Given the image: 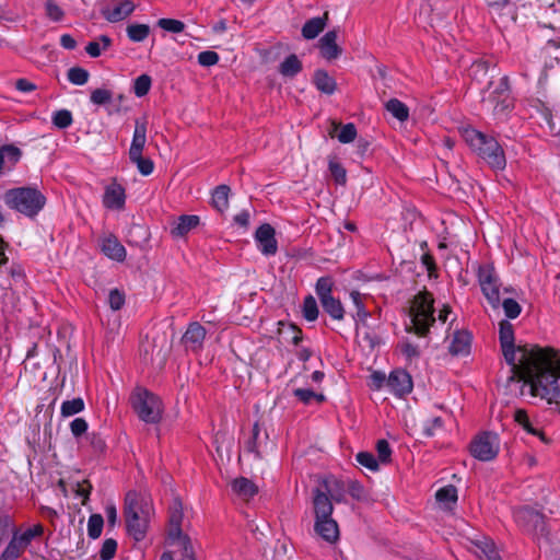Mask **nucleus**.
Returning <instances> with one entry per match:
<instances>
[{"label":"nucleus","mask_w":560,"mask_h":560,"mask_svg":"<svg viewBox=\"0 0 560 560\" xmlns=\"http://www.w3.org/2000/svg\"><path fill=\"white\" fill-rule=\"evenodd\" d=\"M135 8L136 7L132 1L125 0L116 3L112 8H107L103 11V14L107 21L116 23L129 16L133 12Z\"/></svg>","instance_id":"nucleus-23"},{"label":"nucleus","mask_w":560,"mask_h":560,"mask_svg":"<svg viewBox=\"0 0 560 560\" xmlns=\"http://www.w3.org/2000/svg\"><path fill=\"white\" fill-rule=\"evenodd\" d=\"M315 533L329 544H334L339 538V527L332 516L326 518H316L314 523Z\"/></svg>","instance_id":"nucleus-19"},{"label":"nucleus","mask_w":560,"mask_h":560,"mask_svg":"<svg viewBox=\"0 0 560 560\" xmlns=\"http://www.w3.org/2000/svg\"><path fill=\"white\" fill-rule=\"evenodd\" d=\"M476 276L480 285L481 292L487 299L488 303L498 308L501 304L500 300V278L492 264H481L477 266Z\"/></svg>","instance_id":"nucleus-8"},{"label":"nucleus","mask_w":560,"mask_h":560,"mask_svg":"<svg viewBox=\"0 0 560 560\" xmlns=\"http://www.w3.org/2000/svg\"><path fill=\"white\" fill-rule=\"evenodd\" d=\"M205 338L206 329L199 323L194 322L189 324L182 340L187 349L198 351L202 348Z\"/></svg>","instance_id":"nucleus-20"},{"label":"nucleus","mask_w":560,"mask_h":560,"mask_svg":"<svg viewBox=\"0 0 560 560\" xmlns=\"http://www.w3.org/2000/svg\"><path fill=\"white\" fill-rule=\"evenodd\" d=\"M434 299L428 291H421L410 302L409 317L410 325L407 331L423 337L429 332L431 325L435 322Z\"/></svg>","instance_id":"nucleus-5"},{"label":"nucleus","mask_w":560,"mask_h":560,"mask_svg":"<svg viewBox=\"0 0 560 560\" xmlns=\"http://www.w3.org/2000/svg\"><path fill=\"white\" fill-rule=\"evenodd\" d=\"M323 310L335 320H342L345 317V308L340 300L334 296L320 301Z\"/></svg>","instance_id":"nucleus-34"},{"label":"nucleus","mask_w":560,"mask_h":560,"mask_svg":"<svg viewBox=\"0 0 560 560\" xmlns=\"http://www.w3.org/2000/svg\"><path fill=\"white\" fill-rule=\"evenodd\" d=\"M267 440L268 435L266 434L261 438L259 424L255 423L252 431V438L246 443V450L249 453H253L256 458H261L266 451Z\"/></svg>","instance_id":"nucleus-27"},{"label":"nucleus","mask_w":560,"mask_h":560,"mask_svg":"<svg viewBox=\"0 0 560 560\" xmlns=\"http://www.w3.org/2000/svg\"><path fill=\"white\" fill-rule=\"evenodd\" d=\"M126 201L125 189L120 184L112 183L105 188L103 205L108 209H122Z\"/></svg>","instance_id":"nucleus-21"},{"label":"nucleus","mask_w":560,"mask_h":560,"mask_svg":"<svg viewBox=\"0 0 560 560\" xmlns=\"http://www.w3.org/2000/svg\"><path fill=\"white\" fill-rule=\"evenodd\" d=\"M3 201L10 209L33 219L44 209L46 197L37 188L25 186L8 189Z\"/></svg>","instance_id":"nucleus-4"},{"label":"nucleus","mask_w":560,"mask_h":560,"mask_svg":"<svg viewBox=\"0 0 560 560\" xmlns=\"http://www.w3.org/2000/svg\"><path fill=\"white\" fill-rule=\"evenodd\" d=\"M355 459L361 466H363L372 471H375L378 469V460L375 458V456L372 453L360 452L357 454Z\"/></svg>","instance_id":"nucleus-50"},{"label":"nucleus","mask_w":560,"mask_h":560,"mask_svg":"<svg viewBox=\"0 0 560 560\" xmlns=\"http://www.w3.org/2000/svg\"><path fill=\"white\" fill-rule=\"evenodd\" d=\"M275 229L268 224H261L255 232V241L260 253L265 256H273L278 250V242L275 237Z\"/></svg>","instance_id":"nucleus-12"},{"label":"nucleus","mask_w":560,"mask_h":560,"mask_svg":"<svg viewBox=\"0 0 560 560\" xmlns=\"http://www.w3.org/2000/svg\"><path fill=\"white\" fill-rule=\"evenodd\" d=\"M334 282L330 277H320L315 287L316 294L319 299V301H323L325 299L331 298V291H332Z\"/></svg>","instance_id":"nucleus-41"},{"label":"nucleus","mask_w":560,"mask_h":560,"mask_svg":"<svg viewBox=\"0 0 560 560\" xmlns=\"http://www.w3.org/2000/svg\"><path fill=\"white\" fill-rule=\"evenodd\" d=\"M230 191L231 189L228 185H219L212 192L211 205L220 213H223L229 208Z\"/></svg>","instance_id":"nucleus-32"},{"label":"nucleus","mask_w":560,"mask_h":560,"mask_svg":"<svg viewBox=\"0 0 560 560\" xmlns=\"http://www.w3.org/2000/svg\"><path fill=\"white\" fill-rule=\"evenodd\" d=\"M322 488L332 502H346L347 482L335 477H328L318 486Z\"/></svg>","instance_id":"nucleus-18"},{"label":"nucleus","mask_w":560,"mask_h":560,"mask_svg":"<svg viewBox=\"0 0 560 560\" xmlns=\"http://www.w3.org/2000/svg\"><path fill=\"white\" fill-rule=\"evenodd\" d=\"M385 107L399 121H406L409 117L408 107L397 98L389 100Z\"/></svg>","instance_id":"nucleus-35"},{"label":"nucleus","mask_w":560,"mask_h":560,"mask_svg":"<svg viewBox=\"0 0 560 560\" xmlns=\"http://www.w3.org/2000/svg\"><path fill=\"white\" fill-rule=\"evenodd\" d=\"M147 142V121L137 119L135 122V131L129 149V156L142 154Z\"/></svg>","instance_id":"nucleus-25"},{"label":"nucleus","mask_w":560,"mask_h":560,"mask_svg":"<svg viewBox=\"0 0 560 560\" xmlns=\"http://www.w3.org/2000/svg\"><path fill=\"white\" fill-rule=\"evenodd\" d=\"M150 33V27L147 24H130L127 27V35L130 40L139 43L144 40Z\"/></svg>","instance_id":"nucleus-37"},{"label":"nucleus","mask_w":560,"mask_h":560,"mask_svg":"<svg viewBox=\"0 0 560 560\" xmlns=\"http://www.w3.org/2000/svg\"><path fill=\"white\" fill-rule=\"evenodd\" d=\"M184 513H183V504L178 498L173 500L172 505L170 506V529H168V539L171 544H175V541H179L180 538H188L182 533V522H183Z\"/></svg>","instance_id":"nucleus-13"},{"label":"nucleus","mask_w":560,"mask_h":560,"mask_svg":"<svg viewBox=\"0 0 560 560\" xmlns=\"http://www.w3.org/2000/svg\"><path fill=\"white\" fill-rule=\"evenodd\" d=\"M108 304L113 311H119L125 304V294L118 289H113L108 294Z\"/></svg>","instance_id":"nucleus-60"},{"label":"nucleus","mask_w":560,"mask_h":560,"mask_svg":"<svg viewBox=\"0 0 560 560\" xmlns=\"http://www.w3.org/2000/svg\"><path fill=\"white\" fill-rule=\"evenodd\" d=\"M45 11L47 16L55 22L61 21L63 18L62 9L54 0L45 2Z\"/></svg>","instance_id":"nucleus-57"},{"label":"nucleus","mask_w":560,"mask_h":560,"mask_svg":"<svg viewBox=\"0 0 560 560\" xmlns=\"http://www.w3.org/2000/svg\"><path fill=\"white\" fill-rule=\"evenodd\" d=\"M435 498L441 503L454 504L457 501V489L454 486L443 487L436 491Z\"/></svg>","instance_id":"nucleus-48"},{"label":"nucleus","mask_w":560,"mask_h":560,"mask_svg":"<svg viewBox=\"0 0 560 560\" xmlns=\"http://www.w3.org/2000/svg\"><path fill=\"white\" fill-rule=\"evenodd\" d=\"M104 525V520L101 514H92L88 521V535L92 539L101 536Z\"/></svg>","instance_id":"nucleus-44"},{"label":"nucleus","mask_w":560,"mask_h":560,"mask_svg":"<svg viewBox=\"0 0 560 560\" xmlns=\"http://www.w3.org/2000/svg\"><path fill=\"white\" fill-rule=\"evenodd\" d=\"M347 493H349L357 501L366 500V493L363 486L354 480L347 481Z\"/></svg>","instance_id":"nucleus-52"},{"label":"nucleus","mask_w":560,"mask_h":560,"mask_svg":"<svg viewBox=\"0 0 560 560\" xmlns=\"http://www.w3.org/2000/svg\"><path fill=\"white\" fill-rule=\"evenodd\" d=\"M175 544H177L182 549V552H183L182 560H195L194 549H192L189 538H180V540L175 541Z\"/></svg>","instance_id":"nucleus-63"},{"label":"nucleus","mask_w":560,"mask_h":560,"mask_svg":"<svg viewBox=\"0 0 560 560\" xmlns=\"http://www.w3.org/2000/svg\"><path fill=\"white\" fill-rule=\"evenodd\" d=\"M545 68L547 70L560 68V44L549 40L542 49Z\"/></svg>","instance_id":"nucleus-30"},{"label":"nucleus","mask_w":560,"mask_h":560,"mask_svg":"<svg viewBox=\"0 0 560 560\" xmlns=\"http://www.w3.org/2000/svg\"><path fill=\"white\" fill-rule=\"evenodd\" d=\"M70 430L74 438H80L88 430V422L83 418H75L70 423Z\"/></svg>","instance_id":"nucleus-61"},{"label":"nucleus","mask_w":560,"mask_h":560,"mask_svg":"<svg viewBox=\"0 0 560 560\" xmlns=\"http://www.w3.org/2000/svg\"><path fill=\"white\" fill-rule=\"evenodd\" d=\"M100 245L101 250L108 258L116 261H124L126 259V248L115 235L108 234L103 236L100 240Z\"/></svg>","instance_id":"nucleus-17"},{"label":"nucleus","mask_w":560,"mask_h":560,"mask_svg":"<svg viewBox=\"0 0 560 560\" xmlns=\"http://www.w3.org/2000/svg\"><path fill=\"white\" fill-rule=\"evenodd\" d=\"M114 93L105 88L95 89L91 92L90 101L94 105L104 106L112 102Z\"/></svg>","instance_id":"nucleus-40"},{"label":"nucleus","mask_w":560,"mask_h":560,"mask_svg":"<svg viewBox=\"0 0 560 560\" xmlns=\"http://www.w3.org/2000/svg\"><path fill=\"white\" fill-rule=\"evenodd\" d=\"M312 502L315 520L332 516V501L322 488L317 487L313 490Z\"/></svg>","instance_id":"nucleus-16"},{"label":"nucleus","mask_w":560,"mask_h":560,"mask_svg":"<svg viewBox=\"0 0 560 560\" xmlns=\"http://www.w3.org/2000/svg\"><path fill=\"white\" fill-rule=\"evenodd\" d=\"M110 45L109 37L103 35L98 39L90 42L85 46V51L91 57H98L103 50H106Z\"/></svg>","instance_id":"nucleus-38"},{"label":"nucleus","mask_w":560,"mask_h":560,"mask_svg":"<svg viewBox=\"0 0 560 560\" xmlns=\"http://www.w3.org/2000/svg\"><path fill=\"white\" fill-rule=\"evenodd\" d=\"M514 518L517 525L526 533L537 536H545L547 533L544 515L530 508L517 509L514 512Z\"/></svg>","instance_id":"nucleus-11"},{"label":"nucleus","mask_w":560,"mask_h":560,"mask_svg":"<svg viewBox=\"0 0 560 560\" xmlns=\"http://www.w3.org/2000/svg\"><path fill=\"white\" fill-rule=\"evenodd\" d=\"M499 450V438L495 433L491 432H483L477 435L470 443L471 455L481 462H489L495 458Z\"/></svg>","instance_id":"nucleus-10"},{"label":"nucleus","mask_w":560,"mask_h":560,"mask_svg":"<svg viewBox=\"0 0 560 560\" xmlns=\"http://www.w3.org/2000/svg\"><path fill=\"white\" fill-rule=\"evenodd\" d=\"M158 25L171 33H180L185 28V24L182 21L175 19H160L158 21Z\"/></svg>","instance_id":"nucleus-53"},{"label":"nucleus","mask_w":560,"mask_h":560,"mask_svg":"<svg viewBox=\"0 0 560 560\" xmlns=\"http://www.w3.org/2000/svg\"><path fill=\"white\" fill-rule=\"evenodd\" d=\"M152 513L150 499L142 492L130 490L125 497V521L127 532L135 540L144 538Z\"/></svg>","instance_id":"nucleus-2"},{"label":"nucleus","mask_w":560,"mask_h":560,"mask_svg":"<svg viewBox=\"0 0 560 560\" xmlns=\"http://www.w3.org/2000/svg\"><path fill=\"white\" fill-rule=\"evenodd\" d=\"M84 410V401L82 398H73L71 400H65L60 407V413L62 417H71Z\"/></svg>","instance_id":"nucleus-36"},{"label":"nucleus","mask_w":560,"mask_h":560,"mask_svg":"<svg viewBox=\"0 0 560 560\" xmlns=\"http://www.w3.org/2000/svg\"><path fill=\"white\" fill-rule=\"evenodd\" d=\"M357 337L363 343H365L369 348L373 349L377 345H380V338L373 331H370L366 326H360L358 324Z\"/></svg>","instance_id":"nucleus-42"},{"label":"nucleus","mask_w":560,"mask_h":560,"mask_svg":"<svg viewBox=\"0 0 560 560\" xmlns=\"http://www.w3.org/2000/svg\"><path fill=\"white\" fill-rule=\"evenodd\" d=\"M130 161L137 165L139 173L143 176L150 175L154 170V164L151 159H145L142 154L129 156Z\"/></svg>","instance_id":"nucleus-46"},{"label":"nucleus","mask_w":560,"mask_h":560,"mask_svg":"<svg viewBox=\"0 0 560 560\" xmlns=\"http://www.w3.org/2000/svg\"><path fill=\"white\" fill-rule=\"evenodd\" d=\"M131 406L138 417L147 423H158L162 418V402L158 396L138 387L131 394Z\"/></svg>","instance_id":"nucleus-6"},{"label":"nucleus","mask_w":560,"mask_h":560,"mask_svg":"<svg viewBox=\"0 0 560 560\" xmlns=\"http://www.w3.org/2000/svg\"><path fill=\"white\" fill-rule=\"evenodd\" d=\"M463 137L469 148L476 152L491 168L504 170L506 159L498 140L474 128L463 131Z\"/></svg>","instance_id":"nucleus-3"},{"label":"nucleus","mask_w":560,"mask_h":560,"mask_svg":"<svg viewBox=\"0 0 560 560\" xmlns=\"http://www.w3.org/2000/svg\"><path fill=\"white\" fill-rule=\"evenodd\" d=\"M303 316L307 322H314L318 317V306L314 296L307 295L303 301Z\"/></svg>","instance_id":"nucleus-39"},{"label":"nucleus","mask_w":560,"mask_h":560,"mask_svg":"<svg viewBox=\"0 0 560 560\" xmlns=\"http://www.w3.org/2000/svg\"><path fill=\"white\" fill-rule=\"evenodd\" d=\"M233 492L244 500H249L258 492V487L248 478L238 477L231 483Z\"/></svg>","instance_id":"nucleus-29"},{"label":"nucleus","mask_w":560,"mask_h":560,"mask_svg":"<svg viewBox=\"0 0 560 560\" xmlns=\"http://www.w3.org/2000/svg\"><path fill=\"white\" fill-rule=\"evenodd\" d=\"M376 452L378 456V460L383 464H387L390 462L392 450L386 440H378L376 443Z\"/></svg>","instance_id":"nucleus-59"},{"label":"nucleus","mask_w":560,"mask_h":560,"mask_svg":"<svg viewBox=\"0 0 560 560\" xmlns=\"http://www.w3.org/2000/svg\"><path fill=\"white\" fill-rule=\"evenodd\" d=\"M328 13L325 12L323 16H316L305 22L302 27V35L306 39L316 38L325 28L327 24Z\"/></svg>","instance_id":"nucleus-28"},{"label":"nucleus","mask_w":560,"mask_h":560,"mask_svg":"<svg viewBox=\"0 0 560 560\" xmlns=\"http://www.w3.org/2000/svg\"><path fill=\"white\" fill-rule=\"evenodd\" d=\"M387 388L397 396L408 394L412 389L411 376L402 370H395L387 377Z\"/></svg>","instance_id":"nucleus-14"},{"label":"nucleus","mask_w":560,"mask_h":560,"mask_svg":"<svg viewBox=\"0 0 560 560\" xmlns=\"http://www.w3.org/2000/svg\"><path fill=\"white\" fill-rule=\"evenodd\" d=\"M197 59L201 67L208 68L218 63L219 55L212 50H205L198 54Z\"/></svg>","instance_id":"nucleus-55"},{"label":"nucleus","mask_w":560,"mask_h":560,"mask_svg":"<svg viewBox=\"0 0 560 560\" xmlns=\"http://www.w3.org/2000/svg\"><path fill=\"white\" fill-rule=\"evenodd\" d=\"M22 158V151L14 144L0 147V177L14 170Z\"/></svg>","instance_id":"nucleus-15"},{"label":"nucleus","mask_w":560,"mask_h":560,"mask_svg":"<svg viewBox=\"0 0 560 560\" xmlns=\"http://www.w3.org/2000/svg\"><path fill=\"white\" fill-rule=\"evenodd\" d=\"M471 336L466 330H457L453 334L448 350L453 355H466L470 351Z\"/></svg>","instance_id":"nucleus-22"},{"label":"nucleus","mask_w":560,"mask_h":560,"mask_svg":"<svg viewBox=\"0 0 560 560\" xmlns=\"http://www.w3.org/2000/svg\"><path fill=\"white\" fill-rule=\"evenodd\" d=\"M313 82L325 94H332L337 86L336 80L328 72H315Z\"/></svg>","instance_id":"nucleus-33"},{"label":"nucleus","mask_w":560,"mask_h":560,"mask_svg":"<svg viewBox=\"0 0 560 560\" xmlns=\"http://www.w3.org/2000/svg\"><path fill=\"white\" fill-rule=\"evenodd\" d=\"M499 340L513 377L524 381L534 396L546 398L560 411V359H549L537 346H515L513 325L508 320L500 323Z\"/></svg>","instance_id":"nucleus-1"},{"label":"nucleus","mask_w":560,"mask_h":560,"mask_svg":"<svg viewBox=\"0 0 560 560\" xmlns=\"http://www.w3.org/2000/svg\"><path fill=\"white\" fill-rule=\"evenodd\" d=\"M514 420L529 434L538 436L545 444L550 443V439L545 433L533 427L527 412L524 409H517L514 412Z\"/></svg>","instance_id":"nucleus-31"},{"label":"nucleus","mask_w":560,"mask_h":560,"mask_svg":"<svg viewBox=\"0 0 560 560\" xmlns=\"http://www.w3.org/2000/svg\"><path fill=\"white\" fill-rule=\"evenodd\" d=\"M320 55L330 60L337 58L341 49L337 45V32L329 31L319 39Z\"/></svg>","instance_id":"nucleus-24"},{"label":"nucleus","mask_w":560,"mask_h":560,"mask_svg":"<svg viewBox=\"0 0 560 560\" xmlns=\"http://www.w3.org/2000/svg\"><path fill=\"white\" fill-rule=\"evenodd\" d=\"M357 137V128L354 124L349 122L341 127L339 133L337 135V138L339 142L341 143H350L352 142Z\"/></svg>","instance_id":"nucleus-51"},{"label":"nucleus","mask_w":560,"mask_h":560,"mask_svg":"<svg viewBox=\"0 0 560 560\" xmlns=\"http://www.w3.org/2000/svg\"><path fill=\"white\" fill-rule=\"evenodd\" d=\"M151 83H152V80L147 73L139 75L135 80V83H133L135 94L138 97H142V96L147 95L150 91Z\"/></svg>","instance_id":"nucleus-47"},{"label":"nucleus","mask_w":560,"mask_h":560,"mask_svg":"<svg viewBox=\"0 0 560 560\" xmlns=\"http://www.w3.org/2000/svg\"><path fill=\"white\" fill-rule=\"evenodd\" d=\"M502 307H503L505 316L511 319L516 318L521 314V311H522L521 305L513 299L503 300Z\"/></svg>","instance_id":"nucleus-54"},{"label":"nucleus","mask_w":560,"mask_h":560,"mask_svg":"<svg viewBox=\"0 0 560 560\" xmlns=\"http://www.w3.org/2000/svg\"><path fill=\"white\" fill-rule=\"evenodd\" d=\"M51 120L55 127L66 129L72 125L73 117L70 110L59 109L52 114Z\"/></svg>","instance_id":"nucleus-43"},{"label":"nucleus","mask_w":560,"mask_h":560,"mask_svg":"<svg viewBox=\"0 0 560 560\" xmlns=\"http://www.w3.org/2000/svg\"><path fill=\"white\" fill-rule=\"evenodd\" d=\"M328 167L335 182L339 185H345L347 182V172L345 167L336 160H329Z\"/></svg>","instance_id":"nucleus-49"},{"label":"nucleus","mask_w":560,"mask_h":560,"mask_svg":"<svg viewBox=\"0 0 560 560\" xmlns=\"http://www.w3.org/2000/svg\"><path fill=\"white\" fill-rule=\"evenodd\" d=\"M483 106L498 120H504L508 117L513 109V98L510 94L509 78L506 75L500 79V84L483 100Z\"/></svg>","instance_id":"nucleus-7"},{"label":"nucleus","mask_w":560,"mask_h":560,"mask_svg":"<svg viewBox=\"0 0 560 560\" xmlns=\"http://www.w3.org/2000/svg\"><path fill=\"white\" fill-rule=\"evenodd\" d=\"M293 395L305 405L311 404L313 399L317 402H323L325 400V396L323 394H317L308 388H296L293 390Z\"/></svg>","instance_id":"nucleus-45"},{"label":"nucleus","mask_w":560,"mask_h":560,"mask_svg":"<svg viewBox=\"0 0 560 560\" xmlns=\"http://www.w3.org/2000/svg\"><path fill=\"white\" fill-rule=\"evenodd\" d=\"M370 387L372 389H381L382 387H387V377L382 372H373L370 376Z\"/></svg>","instance_id":"nucleus-64"},{"label":"nucleus","mask_w":560,"mask_h":560,"mask_svg":"<svg viewBox=\"0 0 560 560\" xmlns=\"http://www.w3.org/2000/svg\"><path fill=\"white\" fill-rule=\"evenodd\" d=\"M43 534L44 527L42 524H35L24 532L14 530L11 540L0 556V560H16L31 545L32 540Z\"/></svg>","instance_id":"nucleus-9"},{"label":"nucleus","mask_w":560,"mask_h":560,"mask_svg":"<svg viewBox=\"0 0 560 560\" xmlns=\"http://www.w3.org/2000/svg\"><path fill=\"white\" fill-rule=\"evenodd\" d=\"M116 549H117V541L113 538H107L103 542V546L101 548L100 558L102 560H110L115 556Z\"/></svg>","instance_id":"nucleus-58"},{"label":"nucleus","mask_w":560,"mask_h":560,"mask_svg":"<svg viewBox=\"0 0 560 560\" xmlns=\"http://www.w3.org/2000/svg\"><path fill=\"white\" fill-rule=\"evenodd\" d=\"M443 420L440 417H433L423 422V434L428 438L433 436L436 430L442 429Z\"/></svg>","instance_id":"nucleus-56"},{"label":"nucleus","mask_w":560,"mask_h":560,"mask_svg":"<svg viewBox=\"0 0 560 560\" xmlns=\"http://www.w3.org/2000/svg\"><path fill=\"white\" fill-rule=\"evenodd\" d=\"M200 218L195 214L180 215L171 229V234L175 237H182L198 226Z\"/></svg>","instance_id":"nucleus-26"},{"label":"nucleus","mask_w":560,"mask_h":560,"mask_svg":"<svg viewBox=\"0 0 560 560\" xmlns=\"http://www.w3.org/2000/svg\"><path fill=\"white\" fill-rule=\"evenodd\" d=\"M399 348H400L401 353L408 360H412V359L419 358V355H420V351L418 349V346L412 345L411 342H409L407 340L400 342Z\"/></svg>","instance_id":"nucleus-62"}]
</instances>
